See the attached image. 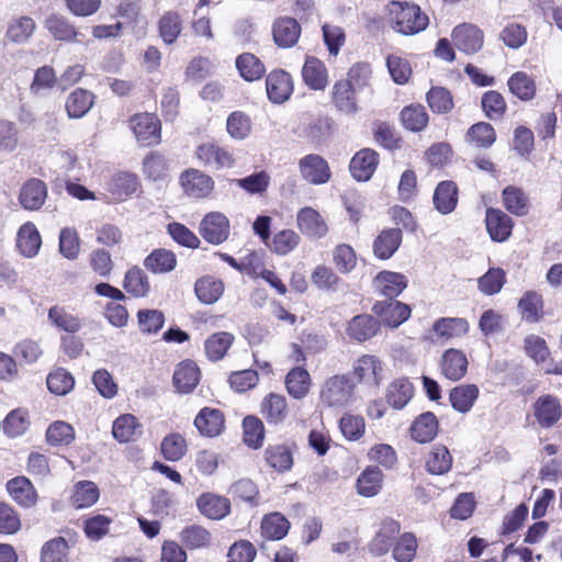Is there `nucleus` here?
Listing matches in <instances>:
<instances>
[{
    "label": "nucleus",
    "instance_id": "obj_1",
    "mask_svg": "<svg viewBox=\"0 0 562 562\" xmlns=\"http://www.w3.org/2000/svg\"><path fill=\"white\" fill-rule=\"evenodd\" d=\"M357 381L350 372L336 373L319 386L318 401L323 408L340 411L353 405L358 398Z\"/></svg>",
    "mask_w": 562,
    "mask_h": 562
},
{
    "label": "nucleus",
    "instance_id": "obj_2",
    "mask_svg": "<svg viewBox=\"0 0 562 562\" xmlns=\"http://www.w3.org/2000/svg\"><path fill=\"white\" fill-rule=\"evenodd\" d=\"M389 20L392 27L404 35H413L422 30L417 20L420 14L419 7L392 1L387 4Z\"/></svg>",
    "mask_w": 562,
    "mask_h": 562
},
{
    "label": "nucleus",
    "instance_id": "obj_3",
    "mask_svg": "<svg viewBox=\"0 0 562 562\" xmlns=\"http://www.w3.org/2000/svg\"><path fill=\"white\" fill-rule=\"evenodd\" d=\"M350 373L355 376L357 385L362 383L376 387L385 379V369L381 360L373 355H363L358 358Z\"/></svg>",
    "mask_w": 562,
    "mask_h": 562
},
{
    "label": "nucleus",
    "instance_id": "obj_4",
    "mask_svg": "<svg viewBox=\"0 0 562 562\" xmlns=\"http://www.w3.org/2000/svg\"><path fill=\"white\" fill-rule=\"evenodd\" d=\"M131 128L142 146H151L160 140L159 120L150 113L136 114L131 119Z\"/></svg>",
    "mask_w": 562,
    "mask_h": 562
},
{
    "label": "nucleus",
    "instance_id": "obj_5",
    "mask_svg": "<svg viewBox=\"0 0 562 562\" xmlns=\"http://www.w3.org/2000/svg\"><path fill=\"white\" fill-rule=\"evenodd\" d=\"M451 36L454 46L467 55H473L483 47V31L474 24L463 23L456 26Z\"/></svg>",
    "mask_w": 562,
    "mask_h": 562
},
{
    "label": "nucleus",
    "instance_id": "obj_6",
    "mask_svg": "<svg viewBox=\"0 0 562 562\" xmlns=\"http://www.w3.org/2000/svg\"><path fill=\"white\" fill-rule=\"evenodd\" d=\"M200 234L210 244L220 245L229 236V221L223 213L211 212L201 221Z\"/></svg>",
    "mask_w": 562,
    "mask_h": 562
},
{
    "label": "nucleus",
    "instance_id": "obj_7",
    "mask_svg": "<svg viewBox=\"0 0 562 562\" xmlns=\"http://www.w3.org/2000/svg\"><path fill=\"white\" fill-rule=\"evenodd\" d=\"M485 226L493 241L504 243L512 235L514 221L502 210L487 207L485 212Z\"/></svg>",
    "mask_w": 562,
    "mask_h": 562
},
{
    "label": "nucleus",
    "instance_id": "obj_8",
    "mask_svg": "<svg viewBox=\"0 0 562 562\" xmlns=\"http://www.w3.org/2000/svg\"><path fill=\"white\" fill-rule=\"evenodd\" d=\"M372 286L374 292L384 300H393L407 286V280L398 272L381 271L374 277Z\"/></svg>",
    "mask_w": 562,
    "mask_h": 562
},
{
    "label": "nucleus",
    "instance_id": "obj_9",
    "mask_svg": "<svg viewBox=\"0 0 562 562\" xmlns=\"http://www.w3.org/2000/svg\"><path fill=\"white\" fill-rule=\"evenodd\" d=\"M372 311L381 318L383 324L390 327L400 326L411 314L408 305L395 301V299L375 302Z\"/></svg>",
    "mask_w": 562,
    "mask_h": 562
},
{
    "label": "nucleus",
    "instance_id": "obj_10",
    "mask_svg": "<svg viewBox=\"0 0 562 562\" xmlns=\"http://www.w3.org/2000/svg\"><path fill=\"white\" fill-rule=\"evenodd\" d=\"M296 225L303 235L313 239H321L328 232L323 216L310 206H305L297 212Z\"/></svg>",
    "mask_w": 562,
    "mask_h": 562
},
{
    "label": "nucleus",
    "instance_id": "obj_11",
    "mask_svg": "<svg viewBox=\"0 0 562 562\" xmlns=\"http://www.w3.org/2000/svg\"><path fill=\"white\" fill-rule=\"evenodd\" d=\"M300 171L308 183L323 184L330 179L327 161L319 155L311 154L300 160Z\"/></svg>",
    "mask_w": 562,
    "mask_h": 562
},
{
    "label": "nucleus",
    "instance_id": "obj_12",
    "mask_svg": "<svg viewBox=\"0 0 562 562\" xmlns=\"http://www.w3.org/2000/svg\"><path fill=\"white\" fill-rule=\"evenodd\" d=\"M533 415L542 428L552 427L562 416L560 401L551 394L540 396L533 404Z\"/></svg>",
    "mask_w": 562,
    "mask_h": 562
},
{
    "label": "nucleus",
    "instance_id": "obj_13",
    "mask_svg": "<svg viewBox=\"0 0 562 562\" xmlns=\"http://www.w3.org/2000/svg\"><path fill=\"white\" fill-rule=\"evenodd\" d=\"M379 164V154L371 148L360 149L350 160L349 169L357 181H368Z\"/></svg>",
    "mask_w": 562,
    "mask_h": 562
},
{
    "label": "nucleus",
    "instance_id": "obj_14",
    "mask_svg": "<svg viewBox=\"0 0 562 562\" xmlns=\"http://www.w3.org/2000/svg\"><path fill=\"white\" fill-rule=\"evenodd\" d=\"M184 192L192 198L207 196L214 187L213 179L196 169L184 171L180 177Z\"/></svg>",
    "mask_w": 562,
    "mask_h": 562
},
{
    "label": "nucleus",
    "instance_id": "obj_15",
    "mask_svg": "<svg viewBox=\"0 0 562 562\" xmlns=\"http://www.w3.org/2000/svg\"><path fill=\"white\" fill-rule=\"evenodd\" d=\"M195 156L204 166L215 169L229 168L234 165L233 155L213 143L201 144Z\"/></svg>",
    "mask_w": 562,
    "mask_h": 562
},
{
    "label": "nucleus",
    "instance_id": "obj_16",
    "mask_svg": "<svg viewBox=\"0 0 562 562\" xmlns=\"http://www.w3.org/2000/svg\"><path fill=\"white\" fill-rule=\"evenodd\" d=\"M468 358L462 350L450 348L441 356V372L451 381L461 380L468 372Z\"/></svg>",
    "mask_w": 562,
    "mask_h": 562
},
{
    "label": "nucleus",
    "instance_id": "obj_17",
    "mask_svg": "<svg viewBox=\"0 0 562 562\" xmlns=\"http://www.w3.org/2000/svg\"><path fill=\"white\" fill-rule=\"evenodd\" d=\"M402 243L400 228H386L380 232L372 244L373 255L381 260L390 259Z\"/></svg>",
    "mask_w": 562,
    "mask_h": 562
},
{
    "label": "nucleus",
    "instance_id": "obj_18",
    "mask_svg": "<svg viewBox=\"0 0 562 562\" xmlns=\"http://www.w3.org/2000/svg\"><path fill=\"white\" fill-rule=\"evenodd\" d=\"M47 198V187L40 179L27 180L20 191V203L25 210H40Z\"/></svg>",
    "mask_w": 562,
    "mask_h": 562
},
{
    "label": "nucleus",
    "instance_id": "obj_19",
    "mask_svg": "<svg viewBox=\"0 0 562 562\" xmlns=\"http://www.w3.org/2000/svg\"><path fill=\"white\" fill-rule=\"evenodd\" d=\"M173 385L179 393H191L200 381V369L191 360L182 361L178 364L173 373Z\"/></svg>",
    "mask_w": 562,
    "mask_h": 562
},
{
    "label": "nucleus",
    "instance_id": "obj_20",
    "mask_svg": "<svg viewBox=\"0 0 562 562\" xmlns=\"http://www.w3.org/2000/svg\"><path fill=\"white\" fill-rule=\"evenodd\" d=\"M357 91L349 82L336 81L331 91V101L336 109L347 115L356 114L359 111Z\"/></svg>",
    "mask_w": 562,
    "mask_h": 562
},
{
    "label": "nucleus",
    "instance_id": "obj_21",
    "mask_svg": "<svg viewBox=\"0 0 562 562\" xmlns=\"http://www.w3.org/2000/svg\"><path fill=\"white\" fill-rule=\"evenodd\" d=\"M400 524L393 519H386L382 522L380 530L369 544V551L381 557L389 552L394 544V538L400 532Z\"/></svg>",
    "mask_w": 562,
    "mask_h": 562
},
{
    "label": "nucleus",
    "instance_id": "obj_22",
    "mask_svg": "<svg viewBox=\"0 0 562 562\" xmlns=\"http://www.w3.org/2000/svg\"><path fill=\"white\" fill-rule=\"evenodd\" d=\"M266 88L268 98L273 103H282L292 92L291 77L283 70L272 71L267 77Z\"/></svg>",
    "mask_w": 562,
    "mask_h": 562
},
{
    "label": "nucleus",
    "instance_id": "obj_23",
    "mask_svg": "<svg viewBox=\"0 0 562 562\" xmlns=\"http://www.w3.org/2000/svg\"><path fill=\"white\" fill-rule=\"evenodd\" d=\"M432 202L435 209L443 215L452 213L458 204V187L453 181L445 180L437 184Z\"/></svg>",
    "mask_w": 562,
    "mask_h": 562
},
{
    "label": "nucleus",
    "instance_id": "obj_24",
    "mask_svg": "<svg viewBox=\"0 0 562 562\" xmlns=\"http://www.w3.org/2000/svg\"><path fill=\"white\" fill-rule=\"evenodd\" d=\"M284 384L290 396L295 400H303L310 393L311 374L302 366L294 367L286 373Z\"/></svg>",
    "mask_w": 562,
    "mask_h": 562
},
{
    "label": "nucleus",
    "instance_id": "obj_25",
    "mask_svg": "<svg viewBox=\"0 0 562 562\" xmlns=\"http://www.w3.org/2000/svg\"><path fill=\"white\" fill-rule=\"evenodd\" d=\"M194 426L201 435L215 437L224 428V416L220 409L204 407L196 415Z\"/></svg>",
    "mask_w": 562,
    "mask_h": 562
},
{
    "label": "nucleus",
    "instance_id": "obj_26",
    "mask_svg": "<svg viewBox=\"0 0 562 562\" xmlns=\"http://www.w3.org/2000/svg\"><path fill=\"white\" fill-rule=\"evenodd\" d=\"M380 328L379 321L371 315L355 316L348 324L347 335L350 339L362 342L376 335Z\"/></svg>",
    "mask_w": 562,
    "mask_h": 562
},
{
    "label": "nucleus",
    "instance_id": "obj_27",
    "mask_svg": "<svg viewBox=\"0 0 562 562\" xmlns=\"http://www.w3.org/2000/svg\"><path fill=\"white\" fill-rule=\"evenodd\" d=\"M273 40L276 44L283 48L292 47L299 41L301 26L295 19L281 18L273 25Z\"/></svg>",
    "mask_w": 562,
    "mask_h": 562
},
{
    "label": "nucleus",
    "instance_id": "obj_28",
    "mask_svg": "<svg viewBox=\"0 0 562 562\" xmlns=\"http://www.w3.org/2000/svg\"><path fill=\"white\" fill-rule=\"evenodd\" d=\"M199 510L211 519H222L231 512V502L227 497L212 493H204L198 498Z\"/></svg>",
    "mask_w": 562,
    "mask_h": 562
},
{
    "label": "nucleus",
    "instance_id": "obj_29",
    "mask_svg": "<svg viewBox=\"0 0 562 562\" xmlns=\"http://www.w3.org/2000/svg\"><path fill=\"white\" fill-rule=\"evenodd\" d=\"M480 394L475 384H460L451 389L449 401L454 411L465 414L471 411Z\"/></svg>",
    "mask_w": 562,
    "mask_h": 562
},
{
    "label": "nucleus",
    "instance_id": "obj_30",
    "mask_svg": "<svg viewBox=\"0 0 562 562\" xmlns=\"http://www.w3.org/2000/svg\"><path fill=\"white\" fill-rule=\"evenodd\" d=\"M41 245L42 238L35 225L31 222L23 224L16 238L20 252L26 258H33L38 254Z\"/></svg>",
    "mask_w": 562,
    "mask_h": 562
},
{
    "label": "nucleus",
    "instance_id": "obj_31",
    "mask_svg": "<svg viewBox=\"0 0 562 562\" xmlns=\"http://www.w3.org/2000/svg\"><path fill=\"white\" fill-rule=\"evenodd\" d=\"M304 82L314 90H324L328 83L327 69L316 57H307L302 68Z\"/></svg>",
    "mask_w": 562,
    "mask_h": 562
},
{
    "label": "nucleus",
    "instance_id": "obj_32",
    "mask_svg": "<svg viewBox=\"0 0 562 562\" xmlns=\"http://www.w3.org/2000/svg\"><path fill=\"white\" fill-rule=\"evenodd\" d=\"M139 188L138 179L130 172L115 173L106 184L108 191L115 200L122 201L134 194Z\"/></svg>",
    "mask_w": 562,
    "mask_h": 562
},
{
    "label": "nucleus",
    "instance_id": "obj_33",
    "mask_svg": "<svg viewBox=\"0 0 562 562\" xmlns=\"http://www.w3.org/2000/svg\"><path fill=\"white\" fill-rule=\"evenodd\" d=\"M261 413L269 424L283 423L288 416L286 398L281 394H268L261 402Z\"/></svg>",
    "mask_w": 562,
    "mask_h": 562
},
{
    "label": "nucleus",
    "instance_id": "obj_34",
    "mask_svg": "<svg viewBox=\"0 0 562 562\" xmlns=\"http://www.w3.org/2000/svg\"><path fill=\"white\" fill-rule=\"evenodd\" d=\"M94 103V95L85 89L77 88L66 100V111L70 119H80L85 116Z\"/></svg>",
    "mask_w": 562,
    "mask_h": 562
},
{
    "label": "nucleus",
    "instance_id": "obj_35",
    "mask_svg": "<svg viewBox=\"0 0 562 562\" xmlns=\"http://www.w3.org/2000/svg\"><path fill=\"white\" fill-rule=\"evenodd\" d=\"M45 27L57 41L79 42L80 33L76 30L69 20L59 14H52L45 21Z\"/></svg>",
    "mask_w": 562,
    "mask_h": 562
},
{
    "label": "nucleus",
    "instance_id": "obj_36",
    "mask_svg": "<svg viewBox=\"0 0 562 562\" xmlns=\"http://www.w3.org/2000/svg\"><path fill=\"white\" fill-rule=\"evenodd\" d=\"M7 490L21 506L31 507L36 502V492L26 477L20 476L10 480L7 483Z\"/></svg>",
    "mask_w": 562,
    "mask_h": 562
},
{
    "label": "nucleus",
    "instance_id": "obj_37",
    "mask_svg": "<svg viewBox=\"0 0 562 562\" xmlns=\"http://www.w3.org/2000/svg\"><path fill=\"white\" fill-rule=\"evenodd\" d=\"M183 29L182 19L177 11L165 12L158 21V32L165 44H173Z\"/></svg>",
    "mask_w": 562,
    "mask_h": 562
},
{
    "label": "nucleus",
    "instance_id": "obj_38",
    "mask_svg": "<svg viewBox=\"0 0 562 562\" xmlns=\"http://www.w3.org/2000/svg\"><path fill=\"white\" fill-rule=\"evenodd\" d=\"M260 529L263 538L281 540L288 535L290 522L282 514L271 513L262 518Z\"/></svg>",
    "mask_w": 562,
    "mask_h": 562
},
{
    "label": "nucleus",
    "instance_id": "obj_39",
    "mask_svg": "<svg viewBox=\"0 0 562 562\" xmlns=\"http://www.w3.org/2000/svg\"><path fill=\"white\" fill-rule=\"evenodd\" d=\"M140 434L142 425L132 414L121 415L113 423L112 435L119 442H130Z\"/></svg>",
    "mask_w": 562,
    "mask_h": 562
},
{
    "label": "nucleus",
    "instance_id": "obj_40",
    "mask_svg": "<svg viewBox=\"0 0 562 562\" xmlns=\"http://www.w3.org/2000/svg\"><path fill=\"white\" fill-rule=\"evenodd\" d=\"M542 295L536 291H527L518 302L521 317L528 323H538L542 318Z\"/></svg>",
    "mask_w": 562,
    "mask_h": 562
},
{
    "label": "nucleus",
    "instance_id": "obj_41",
    "mask_svg": "<svg viewBox=\"0 0 562 562\" xmlns=\"http://www.w3.org/2000/svg\"><path fill=\"white\" fill-rule=\"evenodd\" d=\"M469 330L467 319L460 317H442L432 325V331L436 336L445 339L465 335Z\"/></svg>",
    "mask_w": 562,
    "mask_h": 562
},
{
    "label": "nucleus",
    "instance_id": "obj_42",
    "mask_svg": "<svg viewBox=\"0 0 562 562\" xmlns=\"http://www.w3.org/2000/svg\"><path fill=\"white\" fill-rule=\"evenodd\" d=\"M509 91L521 101H529L536 95L533 79L524 71H516L507 81Z\"/></svg>",
    "mask_w": 562,
    "mask_h": 562
},
{
    "label": "nucleus",
    "instance_id": "obj_43",
    "mask_svg": "<svg viewBox=\"0 0 562 562\" xmlns=\"http://www.w3.org/2000/svg\"><path fill=\"white\" fill-rule=\"evenodd\" d=\"M452 467V457L446 446L438 445L432 447L428 453L426 469L430 474L442 475L450 471Z\"/></svg>",
    "mask_w": 562,
    "mask_h": 562
},
{
    "label": "nucleus",
    "instance_id": "obj_44",
    "mask_svg": "<svg viewBox=\"0 0 562 562\" xmlns=\"http://www.w3.org/2000/svg\"><path fill=\"white\" fill-rule=\"evenodd\" d=\"M177 259L172 251L156 249L144 260L146 269L153 273H167L176 268Z\"/></svg>",
    "mask_w": 562,
    "mask_h": 562
},
{
    "label": "nucleus",
    "instance_id": "obj_45",
    "mask_svg": "<svg viewBox=\"0 0 562 562\" xmlns=\"http://www.w3.org/2000/svg\"><path fill=\"white\" fill-rule=\"evenodd\" d=\"M382 471L378 467L367 468L357 480L358 493L366 497L376 495L382 486Z\"/></svg>",
    "mask_w": 562,
    "mask_h": 562
},
{
    "label": "nucleus",
    "instance_id": "obj_46",
    "mask_svg": "<svg viewBox=\"0 0 562 562\" xmlns=\"http://www.w3.org/2000/svg\"><path fill=\"white\" fill-rule=\"evenodd\" d=\"M481 106L485 116L492 121L502 120L507 110L504 97L496 90H488L483 93Z\"/></svg>",
    "mask_w": 562,
    "mask_h": 562
},
{
    "label": "nucleus",
    "instance_id": "obj_47",
    "mask_svg": "<svg viewBox=\"0 0 562 562\" xmlns=\"http://www.w3.org/2000/svg\"><path fill=\"white\" fill-rule=\"evenodd\" d=\"M414 389L406 379L392 382L387 389L386 401L394 408H403L413 397Z\"/></svg>",
    "mask_w": 562,
    "mask_h": 562
},
{
    "label": "nucleus",
    "instance_id": "obj_48",
    "mask_svg": "<svg viewBox=\"0 0 562 562\" xmlns=\"http://www.w3.org/2000/svg\"><path fill=\"white\" fill-rule=\"evenodd\" d=\"M194 291L202 303L213 304L222 296L224 285L220 280L212 277H205L196 281Z\"/></svg>",
    "mask_w": 562,
    "mask_h": 562
},
{
    "label": "nucleus",
    "instance_id": "obj_49",
    "mask_svg": "<svg viewBox=\"0 0 562 562\" xmlns=\"http://www.w3.org/2000/svg\"><path fill=\"white\" fill-rule=\"evenodd\" d=\"M234 341V336L226 331H220L209 337L204 344L206 357L212 361L221 360Z\"/></svg>",
    "mask_w": 562,
    "mask_h": 562
},
{
    "label": "nucleus",
    "instance_id": "obj_50",
    "mask_svg": "<svg viewBox=\"0 0 562 562\" xmlns=\"http://www.w3.org/2000/svg\"><path fill=\"white\" fill-rule=\"evenodd\" d=\"M502 195L504 206L509 213L516 216L528 213V199L520 188L508 186L503 190Z\"/></svg>",
    "mask_w": 562,
    "mask_h": 562
},
{
    "label": "nucleus",
    "instance_id": "obj_51",
    "mask_svg": "<svg viewBox=\"0 0 562 562\" xmlns=\"http://www.w3.org/2000/svg\"><path fill=\"white\" fill-rule=\"evenodd\" d=\"M123 288L136 297L146 296L150 289L147 276L138 267L126 271Z\"/></svg>",
    "mask_w": 562,
    "mask_h": 562
},
{
    "label": "nucleus",
    "instance_id": "obj_52",
    "mask_svg": "<svg viewBox=\"0 0 562 562\" xmlns=\"http://www.w3.org/2000/svg\"><path fill=\"white\" fill-rule=\"evenodd\" d=\"M426 100L434 113L446 114L453 109V99L450 91L443 87H431L426 93Z\"/></svg>",
    "mask_w": 562,
    "mask_h": 562
},
{
    "label": "nucleus",
    "instance_id": "obj_53",
    "mask_svg": "<svg viewBox=\"0 0 562 562\" xmlns=\"http://www.w3.org/2000/svg\"><path fill=\"white\" fill-rule=\"evenodd\" d=\"M506 282V273L502 268H490L477 279V288L485 295L498 293Z\"/></svg>",
    "mask_w": 562,
    "mask_h": 562
},
{
    "label": "nucleus",
    "instance_id": "obj_54",
    "mask_svg": "<svg viewBox=\"0 0 562 562\" xmlns=\"http://www.w3.org/2000/svg\"><path fill=\"white\" fill-rule=\"evenodd\" d=\"M236 67L240 76L247 81L260 79L266 69L259 58L252 54H243L236 59Z\"/></svg>",
    "mask_w": 562,
    "mask_h": 562
},
{
    "label": "nucleus",
    "instance_id": "obj_55",
    "mask_svg": "<svg viewBox=\"0 0 562 562\" xmlns=\"http://www.w3.org/2000/svg\"><path fill=\"white\" fill-rule=\"evenodd\" d=\"M265 456L268 464L279 472L290 470L293 464L292 453L284 445L269 446Z\"/></svg>",
    "mask_w": 562,
    "mask_h": 562
},
{
    "label": "nucleus",
    "instance_id": "obj_56",
    "mask_svg": "<svg viewBox=\"0 0 562 562\" xmlns=\"http://www.w3.org/2000/svg\"><path fill=\"white\" fill-rule=\"evenodd\" d=\"M300 240V236L294 231L282 229L274 234L267 246L276 254L285 256L297 247Z\"/></svg>",
    "mask_w": 562,
    "mask_h": 562
},
{
    "label": "nucleus",
    "instance_id": "obj_57",
    "mask_svg": "<svg viewBox=\"0 0 562 562\" xmlns=\"http://www.w3.org/2000/svg\"><path fill=\"white\" fill-rule=\"evenodd\" d=\"M179 537L183 546L190 550L209 546L211 539L210 532L199 525H191L183 528Z\"/></svg>",
    "mask_w": 562,
    "mask_h": 562
},
{
    "label": "nucleus",
    "instance_id": "obj_58",
    "mask_svg": "<svg viewBox=\"0 0 562 562\" xmlns=\"http://www.w3.org/2000/svg\"><path fill=\"white\" fill-rule=\"evenodd\" d=\"M68 543L63 537L54 538L44 543L41 562H68Z\"/></svg>",
    "mask_w": 562,
    "mask_h": 562
},
{
    "label": "nucleus",
    "instance_id": "obj_59",
    "mask_svg": "<svg viewBox=\"0 0 562 562\" xmlns=\"http://www.w3.org/2000/svg\"><path fill=\"white\" fill-rule=\"evenodd\" d=\"M160 449L166 460L179 461L187 452V442L180 434L173 432L162 439Z\"/></svg>",
    "mask_w": 562,
    "mask_h": 562
},
{
    "label": "nucleus",
    "instance_id": "obj_60",
    "mask_svg": "<svg viewBox=\"0 0 562 562\" xmlns=\"http://www.w3.org/2000/svg\"><path fill=\"white\" fill-rule=\"evenodd\" d=\"M48 319L57 328L67 333L74 334L81 328V322L77 316L67 313L63 307L57 305L49 308Z\"/></svg>",
    "mask_w": 562,
    "mask_h": 562
},
{
    "label": "nucleus",
    "instance_id": "obj_61",
    "mask_svg": "<svg viewBox=\"0 0 562 562\" xmlns=\"http://www.w3.org/2000/svg\"><path fill=\"white\" fill-rule=\"evenodd\" d=\"M99 498V490L93 482L83 481L76 485L71 496L72 505L77 508L92 506Z\"/></svg>",
    "mask_w": 562,
    "mask_h": 562
},
{
    "label": "nucleus",
    "instance_id": "obj_62",
    "mask_svg": "<svg viewBox=\"0 0 562 562\" xmlns=\"http://www.w3.org/2000/svg\"><path fill=\"white\" fill-rule=\"evenodd\" d=\"M467 137L470 142L475 143L477 147L488 148L495 143L496 133L490 123L479 122L468 130Z\"/></svg>",
    "mask_w": 562,
    "mask_h": 562
},
{
    "label": "nucleus",
    "instance_id": "obj_63",
    "mask_svg": "<svg viewBox=\"0 0 562 562\" xmlns=\"http://www.w3.org/2000/svg\"><path fill=\"white\" fill-rule=\"evenodd\" d=\"M59 252L68 260H75L80 252V238L75 228L65 227L59 233Z\"/></svg>",
    "mask_w": 562,
    "mask_h": 562
},
{
    "label": "nucleus",
    "instance_id": "obj_64",
    "mask_svg": "<svg viewBox=\"0 0 562 562\" xmlns=\"http://www.w3.org/2000/svg\"><path fill=\"white\" fill-rule=\"evenodd\" d=\"M35 22L29 16H21L13 20L7 30V37L14 43H24L33 34Z\"/></svg>",
    "mask_w": 562,
    "mask_h": 562
}]
</instances>
